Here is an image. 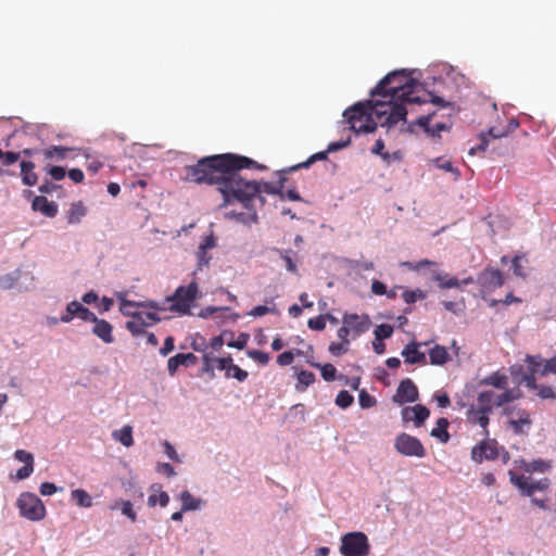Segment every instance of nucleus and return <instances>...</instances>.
I'll list each match as a JSON object with an SVG mask.
<instances>
[{
	"mask_svg": "<svg viewBox=\"0 0 556 556\" xmlns=\"http://www.w3.org/2000/svg\"><path fill=\"white\" fill-rule=\"evenodd\" d=\"M247 355L262 365H266L269 361V354L260 350L248 351Z\"/></svg>",
	"mask_w": 556,
	"mask_h": 556,
	"instance_id": "54",
	"label": "nucleus"
},
{
	"mask_svg": "<svg viewBox=\"0 0 556 556\" xmlns=\"http://www.w3.org/2000/svg\"><path fill=\"white\" fill-rule=\"evenodd\" d=\"M476 282L481 288L482 293H490L502 287L505 280L500 269L486 267L479 273Z\"/></svg>",
	"mask_w": 556,
	"mask_h": 556,
	"instance_id": "8",
	"label": "nucleus"
},
{
	"mask_svg": "<svg viewBox=\"0 0 556 556\" xmlns=\"http://www.w3.org/2000/svg\"><path fill=\"white\" fill-rule=\"evenodd\" d=\"M214 362L217 364V368L219 370H225L226 377L230 378L229 367L232 366V357L228 355L227 357L215 358Z\"/></svg>",
	"mask_w": 556,
	"mask_h": 556,
	"instance_id": "53",
	"label": "nucleus"
},
{
	"mask_svg": "<svg viewBox=\"0 0 556 556\" xmlns=\"http://www.w3.org/2000/svg\"><path fill=\"white\" fill-rule=\"evenodd\" d=\"M86 215V208L85 206L78 202L71 205V208L68 211V223L70 224H77L80 222V219Z\"/></svg>",
	"mask_w": 556,
	"mask_h": 556,
	"instance_id": "34",
	"label": "nucleus"
},
{
	"mask_svg": "<svg viewBox=\"0 0 556 556\" xmlns=\"http://www.w3.org/2000/svg\"><path fill=\"white\" fill-rule=\"evenodd\" d=\"M163 446H164V453L170 460L177 462V463L181 462L178 453L176 452V450L172 443H169L168 441H165L163 443Z\"/></svg>",
	"mask_w": 556,
	"mask_h": 556,
	"instance_id": "64",
	"label": "nucleus"
},
{
	"mask_svg": "<svg viewBox=\"0 0 556 556\" xmlns=\"http://www.w3.org/2000/svg\"><path fill=\"white\" fill-rule=\"evenodd\" d=\"M93 324L91 332L98 337L103 343L111 344L114 342L113 326L105 319H100L94 315L93 320H88Z\"/></svg>",
	"mask_w": 556,
	"mask_h": 556,
	"instance_id": "15",
	"label": "nucleus"
},
{
	"mask_svg": "<svg viewBox=\"0 0 556 556\" xmlns=\"http://www.w3.org/2000/svg\"><path fill=\"white\" fill-rule=\"evenodd\" d=\"M21 516L31 521H39L46 516L42 501L34 493H22L16 502Z\"/></svg>",
	"mask_w": 556,
	"mask_h": 556,
	"instance_id": "6",
	"label": "nucleus"
},
{
	"mask_svg": "<svg viewBox=\"0 0 556 556\" xmlns=\"http://www.w3.org/2000/svg\"><path fill=\"white\" fill-rule=\"evenodd\" d=\"M549 486V480L547 478L540 479L535 482L529 483V488L526 491V496H532L535 491H545Z\"/></svg>",
	"mask_w": 556,
	"mask_h": 556,
	"instance_id": "46",
	"label": "nucleus"
},
{
	"mask_svg": "<svg viewBox=\"0 0 556 556\" xmlns=\"http://www.w3.org/2000/svg\"><path fill=\"white\" fill-rule=\"evenodd\" d=\"M20 176L23 185L33 187L38 182V175L34 172L35 163L31 161L22 160L20 162Z\"/></svg>",
	"mask_w": 556,
	"mask_h": 556,
	"instance_id": "19",
	"label": "nucleus"
},
{
	"mask_svg": "<svg viewBox=\"0 0 556 556\" xmlns=\"http://www.w3.org/2000/svg\"><path fill=\"white\" fill-rule=\"evenodd\" d=\"M348 346L344 342H331L328 350L333 356H340L348 352Z\"/></svg>",
	"mask_w": 556,
	"mask_h": 556,
	"instance_id": "60",
	"label": "nucleus"
},
{
	"mask_svg": "<svg viewBox=\"0 0 556 556\" xmlns=\"http://www.w3.org/2000/svg\"><path fill=\"white\" fill-rule=\"evenodd\" d=\"M430 94V102L434 105H438L442 109H450L451 112H455V106L452 102L444 100L442 97L433 94L431 91H428Z\"/></svg>",
	"mask_w": 556,
	"mask_h": 556,
	"instance_id": "52",
	"label": "nucleus"
},
{
	"mask_svg": "<svg viewBox=\"0 0 556 556\" xmlns=\"http://www.w3.org/2000/svg\"><path fill=\"white\" fill-rule=\"evenodd\" d=\"M250 167L265 169L264 165L257 164L252 159L232 153L202 157L195 165L186 166L185 169L187 180L216 185L217 190L224 197V205L236 200L241 202L244 207L250 208V202L255 197H258L262 203L265 202L264 198L260 195L262 192L277 194L285 200L286 177H281L277 185L248 180L241 176L240 170Z\"/></svg>",
	"mask_w": 556,
	"mask_h": 556,
	"instance_id": "2",
	"label": "nucleus"
},
{
	"mask_svg": "<svg viewBox=\"0 0 556 556\" xmlns=\"http://www.w3.org/2000/svg\"><path fill=\"white\" fill-rule=\"evenodd\" d=\"M119 312L122 315L132 318L126 323L125 327L134 337L144 334L147 327H151L162 320L155 312L143 313L137 311H127V308L121 306Z\"/></svg>",
	"mask_w": 556,
	"mask_h": 556,
	"instance_id": "5",
	"label": "nucleus"
},
{
	"mask_svg": "<svg viewBox=\"0 0 556 556\" xmlns=\"http://www.w3.org/2000/svg\"><path fill=\"white\" fill-rule=\"evenodd\" d=\"M413 409H414L413 410V420L415 421V425L417 427H419L429 417L430 412L426 406H424L421 404H417V405L413 406Z\"/></svg>",
	"mask_w": 556,
	"mask_h": 556,
	"instance_id": "36",
	"label": "nucleus"
},
{
	"mask_svg": "<svg viewBox=\"0 0 556 556\" xmlns=\"http://www.w3.org/2000/svg\"><path fill=\"white\" fill-rule=\"evenodd\" d=\"M403 300L407 304H413L417 302L418 300H422L427 296V293L420 289L416 290H405L402 294Z\"/></svg>",
	"mask_w": 556,
	"mask_h": 556,
	"instance_id": "42",
	"label": "nucleus"
},
{
	"mask_svg": "<svg viewBox=\"0 0 556 556\" xmlns=\"http://www.w3.org/2000/svg\"><path fill=\"white\" fill-rule=\"evenodd\" d=\"M500 456V446L495 440H484L471 450L473 462L481 464L483 460H494Z\"/></svg>",
	"mask_w": 556,
	"mask_h": 556,
	"instance_id": "9",
	"label": "nucleus"
},
{
	"mask_svg": "<svg viewBox=\"0 0 556 556\" xmlns=\"http://www.w3.org/2000/svg\"><path fill=\"white\" fill-rule=\"evenodd\" d=\"M394 448L399 454L406 457L424 458L427 454L420 440L405 432L396 435Z\"/></svg>",
	"mask_w": 556,
	"mask_h": 556,
	"instance_id": "7",
	"label": "nucleus"
},
{
	"mask_svg": "<svg viewBox=\"0 0 556 556\" xmlns=\"http://www.w3.org/2000/svg\"><path fill=\"white\" fill-rule=\"evenodd\" d=\"M339 552L342 556H368L370 543L367 535L361 531H352L340 539Z\"/></svg>",
	"mask_w": 556,
	"mask_h": 556,
	"instance_id": "4",
	"label": "nucleus"
},
{
	"mask_svg": "<svg viewBox=\"0 0 556 556\" xmlns=\"http://www.w3.org/2000/svg\"><path fill=\"white\" fill-rule=\"evenodd\" d=\"M249 340L248 333H240L236 340H231L227 342L228 348L237 349V350H243L247 346Z\"/></svg>",
	"mask_w": 556,
	"mask_h": 556,
	"instance_id": "56",
	"label": "nucleus"
},
{
	"mask_svg": "<svg viewBox=\"0 0 556 556\" xmlns=\"http://www.w3.org/2000/svg\"><path fill=\"white\" fill-rule=\"evenodd\" d=\"M480 386H491L496 389H506L508 384V377L500 371L492 372L484 377L479 382Z\"/></svg>",
	"mask_w": 556,
	"mask_h": 556,
	"instance_id": "24",
	"label": "nucleus"
},
{
	"mask_svg": "<svg viewBox=\"0 0 556 556\" xmlns=\"http://www.w3.org/2000/svg\"><path fill=\"white\" fill-rule=\"evenodd\" d=\"M535 391L541 400H552L556 402V392L552 387L540 384Z\"/></svg>",
	"mask_w": 556,
	"mask_h": 556,
	"instance_id": "50",
	"label": "nucleus"
},
{
	"mask_svg": "<svg viewBox=\"0 0 556 556\" xmlns=\"http://www.w3.org/2000/svg\"><path fill=\"white\" fill-rule=\"evenodd\" d=\"M448 420L441 417L437 420V426L431 430L430 435L438 439L441 443H447L450 440V433L447 431Z\"/></svg>",
	"mask_w": 556,
	"mask_h": 556,
	"instance_id": "25",
	"label": "nucleus"
},
{
	"mask_svg": "<svg viewBox=\"0 0 556 556\" xmlns=\"http://www.w3.org/2000/svg\"><path fill=\"white\" fill-rule=\"evenodd\" d=\"M169 503V495L165 491H160V493L152 494L148 498V505L153 507L159 504L161 507H166Z\"/></svg>",
	"mask_w": 556,
	"mask_h": 556,
	"instance_id": "43",
	"label": "nucleus"
},
{
	"mask_svg": "<svg viewBox=\"0 0 556 556\" xmlns=\"http://www.w3.org/2000/svg\"><path fill=\"white\" fill-rule=\"evenodd\" d=\"M22 277V269L16 268L11 273L4 274L0 276V289L10 290L17 283L18 279Z\"/></svg>",
	"mask_w": 556,
	"mask_h": 556,
	"instance_id": "29",
	"label": "nucleus"
},
{
	"mask_svg": "<svg viewBox=\"0 0 556 556\" xmlns=\"http://www.w3.org/2000/svg\"><path fill=\"white\" fill-rule=\"evenodd\" d=\"M435 115V112H432V113H429L427 115H422L420 117L417 118V121L414 123V124H410L408 127H407V130L408 131H413V128L415 125H418L419 127H421L427 134L430 132V122L432 119V117Z\"/></svg>",
	"mask_w": 556,
	"mask_h": 556,
	"instance_id": "41",
	"label": "nucleus"
},
{
	"mask_svg": "<svg viewBox=\"0 0 556 556\" xmlns=\"http://www.w3.org/2000/svg\"><path fill=\"white\" fill-rule=\"evenodd\" d=\"M494 401L495 393L491 390L482 391L478 394V402L480 404L479 407H489L492 409V404H494Z\"/></svg>",
	"mask_w": 556,
	"mask_h": 556,
	"instance_id": "45",
	"label": "nucleus"
},
{
	"mask_svg": "<svg viewBox=\"0 0 556 556\" xmlns=\"http://www.w3.org/2000/svg\"><path fill=\"white\" fill-rule=\"evenodd\" d=\"M329 153L330 152H327V150L317 152V153L311 155L305 162H302V163L291 166L288 170L293 172V170H298L300 168H308L313 163H315L317 161L327 160Z\"/></svg>",
	"mask_w": 556,
	"mask_h": 556,
	"instance_id": "32",
	"label": "nucleus"
},
{
	"mask_svg": "<svg viewBox=\"0 0 556 556\" xmlns=\"http://www.w3.org/2000/svg\"><path fill=\"white\" fill-rule=\"evenodd\" d=\"M79 318L83 321L93 320L94 313L86 307L83 303L74 300L67 303L64 314L61 315V323L68 324L74 318Z\"/></svg>",
	"mask_w": 556,
	"mask_h": 556,
	"instance_id": "10",
	"label": "nucleus"
},
{
	"mask_svg": "<svg viewBox=\"0 0 556 556\" xmlns=\"http://www.w3.org/2000/svg\"><path fill=\"white\" fill-rule=\"evenodd\" d=\"M117 299L119 300V306L127 308V306H138L142 308H150L154 311H165V306L161 304L160 302L153 301V300H147V301H131L125 299V294L121 293L117 295Z\"/></svg>",
	"mask_w": 556,
	"mask_h": 556,
	"instance_id": "20",
	"label": "nucleus"
},
{
	"mask_svg": "<svg viewBox=\"0 0 556 556\" xmlns=\"http://www.w3.org/2000/svg\"><path fill=\"white\" fill-rule=\"evenodd\" d=\"M71 497L76 504L84 508L92 506V497L83 489H75L71 493Z\"/></svg>",
	"mask_w": 556,
	"mask_h": 556,
	"instance_id": "31",
	"label": "nucleus"
},
{
	"mask_svg": "<svg viewBox=\"0 0 556 556\" xmlns=\"http://www.w3.org/2000/svg\"><path fill=\"white\" fill-rule=\"evenodd\" d=\"M491 413V408L489 407H476L475 405H471L469 409L467 410V419L468 421L472 424L479 425L483 430L485 435L489 434V431L486 429L489 425V414Z\"/></svg>",
	"mask_w": 556,
	"mask_h": 556,
	"instance_id": "16",
	"label": "nucleus"
},
{
	"mask_svg": "<svg viewBox=\"0 0 556 556\" xmlns=\"http://www.w3.org/2000/svg\"><path fill=\"white\" fill-rule=\"evenodd\" d=\"M48 170V174L52 177V179L54 180H62L65 175H66V170L64 167L62 166H56V165H53V166H49L47 168Z\"/></svg>",
	"mask_w": 556,
	"mask_h": 556,
	"instance_id": "62",
	"label": "nucleus"
},
{
	"mask_svg": "<svg viewBox=\"0 0 556 556\" xmlns=\"http://www.w3.org/2000/svg\"><path fill=\"white\" fill-rule=\"evenodd\" d=\"M110 509L116 510L119 509L121 513L126 516L130 521L135 522L137 520V513L134 509V505L130 501L118 500L115 501Z\"/></svg>",
	"mask_w": 556,
	"mask_h": 556,
	"instance_id": "26",
	"label": "nucleus"
},
{
	"mask_svg": "<svg viewBox=\"0 0 556 556\" xmlns=\"http://www.w3.org/2000/svg\"><path fill=\"white\" fill-rule=\"evenodd\" d=\"M307 326L312 330L321 331L326 327V317L324 315H319L317 317L311 318L307 323Z\"/></svg>",
	"mask_w": 556,
	"mask_h": 556,
	"instance_id": "59",
	"label": "nucleus"
},
{
	"mask_svg": "<svg viewBox=\"0 0 556 556\" xmlns=\"http://www.w3.org/2000/svg\"><path fill=\"white\" fill-rule=\"evenodd\" d=\"M202 361H203V366L201 368V371L207 374L210 376V378L213 379L215 377L214 367H213L214 357L211 354L206 353L203 355Z\"/></svg>",
	"mask_w": 556,
	"mask_h": 556,
	"instance_id": "51",
	"label": "nucleus"
},
{
	"mask_svg": "<svg viewBox=\"0 0 556 556\" xmlns=\"http://www.w3.org/2000/svg\"><path fill=\"white\" fill-rule=\"evenodd\" d=\"M522 258L523 256L516 255L511 260V269L517 277L525 278L527 276V273L521 264Z\"/></svg>",
	"mask_w": 556,
	"mask_h": 556,
	"instance_id": "55",
	"label": "nucleus"
},
{
	"mask_svg": "<svg viewBox=\"0 0 556 556\" xmlns=\"http://www.w3.org/2000/svg\"><path fill=\"white\" fill-rule=\"evenodd\" d=\"M509 372H510V376L513 378V380L517 383V384H520L521 383V377L522 376H526L528 372L525 371L523 367L521 365H513L509 367Z\"/></svg>",
	"mask_w": 556,
	"mask_h": 556,
	"instance_id": "61",
	"label": "nucleus"
},
{
	"mask_svg": "<svg viewBox=\"0 0 556 556\" xmlns=\"http://www.w3.org/2000/svg\"><path fill=\"white\" fill-rule=\"evenodd\" d=\"M407 70L387 74L369 92L372 99L356 102L343 112L350 129L356 134L375 132L378 125L391 129L399 122H406L405 103L421 104L426 100L412 97L418 81Z\"/></svg>",
	"mask_w": 556,
	"mask_h": 556,
	"instance_id": "1",
	"label": "nucleus"
},
{
	"mask_svg": "<svg viewBox=\"0 0 556 556\" xmlns=\"http://www.w3.org/2000/svg\"><path fill=\"white\" fill-rule=\"evenodd\" d=\"M505 415L515 414L517 418H513L508 421V427L514 431L515 434L525 433V427L530 428L532 425V420L530 419V414L520 408V407H507L503 412Z\"/></svg>",
	"mask_w": 556,
	"mask_h": 556,
	"instance_id": "11",
	"label": "nucleus"
},
{
	"mask_svg": "<svg viewBox=\"0 0 556 556\" xmlns=\"http://www.w3.org/2000/svg\"><path fill=\"white\" fill-rule=\"evenodd\" d=\"M308 364L315 368L320 369V374L324 380L328 382L336 380L337 369L332 364L320 365L319 363H314L309 361Z\"/></svg>",
	"mask_w": 556,
	"mask_h": 556,
	"instance_id": "33",
	"label": "nucleus"
},
{
	"mask_svg": "<svg viewBox=\"0 0 556 556\" xmlns=\"http://www.w3.org/2000/svg\"><path fill=\"white\" fill-rule=\"evenodd\" d=\"M522 468L526 472H546L552 468V463L549 460L544 459H535L527 463L526 460H521Z\"/></svg>",
	"mask_w": 556,
	"mask_h": 556,
	"instance_id": "28",
	"label": "nucleus"
},
{
	"mask_svg": "<svg viewBox=\"0 0 556 556\" xmlns=\"http://www.w3.org/2000/svg\"><path fill=\"white\" fill-rule=\"evenodd\" d=\"M504 392L496 395L495 394V401L494 406L501 407L507 403H510L515 400H518L521 396V391L518 388L514 389H503Z\"/></svg>",
	"mask_w": 556,
	"mask_h": 556,
	"instance_id": "27",
	"label": "nucleus"
},
{
	"mask_svg": "<svg viewBox=\"0 0 556 556\" xmlns=\"http://www.w3.org/2000/svg\"><path fill=\"white\" fill-rule=\"evenodd\" d=\"M430 364L434 366H442L450 361V354L447 350L439 344H435L429 350Z\"/></svg>",
	"mask_w": 556,
	"mask_h": 556,
	"instance_id": "23",
	"label": "nucleus"
},
{
	"mask_svg": "<svg viewBox=\"0 0 556 556\" xmlns=\"http://www.w3.org/2000/svg\"><path fill=\"white\" fill-rule=\"evenodd\" d=\"M509 479H510V482L520 490L521 494L526 496V491L529 488V482H528L527 478L523 476H519L516 472H514L513 470H510Z\"/></svg>",
	"mask_w": 556,
	"mask_h": 556,
	"instance_id": "40",
	"label": "nucleus"
},
{
	"mask_svg": "<svg viewBox=\"0 0 556 556\" xmlns=\"http://www.w3.org/2000/svg\"><path fill=\"white\" fill-rule=\"evenodd\" d=\"M197 270H201L203 267H207L212 260V256L207 253V251L199 250L197 252Z\"/></svg>",
	"mask_w": 556,
	"mask_h": 556,
	"instance_id": "57",
	"label": "nucleus"
},
{
	"mask_svg": "<svg viewBox=\"0 0 556 556\" xmlns=\"http://www.w3.org/2000/svg\"><path fill=\"white\" fill-rule=\"evenodd\" d=\"M179 366H184V358H181V353H178L168 358L167 370L169 376H175Z\"/></svg>",
	"mask_w": 556,
	"mask_h": 556,
	"instance_id": "49",
	"label": "nucleus"
},
{
	"mask_svg": "<svg viewBox=\"0 0 556 556\" xmlns=\"http://www.w3.org/2000/svg\"><path fill=\"white\" fill-rule=\"evenodd\" d=\"M31 210L40 212L47 217L53 218L58 214V204L48 201L45 195H37L31 202Z\"/></svg>",
	"mask_w": 556,
	"mask_h": 556,
	"instance_id": "17",
	"label": "nucleus"
},
{
	"mask_svg": "<svg viewBox=\"0 0 556 556\" xmlns=\"http://www.w3.org/2000/svg\"><path fill=\"white\" fill-rule=\"evenodd\" d=\"M393 333V327L389 324H381L377 326V328L374 331L375 339L377 341H382L384 339H388Z\"/></svg>",
	"mask_w": 556,
	"mask_h": 556,
	"instance_id": "44",
	"label": "nucleus"
},
{
	"mask_svg": "<svg viewBox=\"0 0 556 556\" xmlns=\"http://www.w3.org/2000/svg\"><path fill=\"white\" fill-rule=\"evenodd\" d=\"M198 283L193 280L188 286L178 287L175 292L166 296L165 303H170L168 309L180 315H191L190 308L198 298Z\"/></svg>",
	"mask_w": 556,
	"mask_h": 556,
	"instance_id": "3",
	"label": "nucleus"
},
{
	"mask_svg": "<svg viewBox=\"0 0 556 556\" xmlns=\"http://www.w3.org/2000/svg\"><path fill=\"white\" fill-rule=\"evenodd\" d=\"M526 362L529 364V371L541 376V370L545 362L541 355H527Z\"/></svg>",
	"mask_w": 556,
	"mask_h": 556,
	"instance_id": "38",
	"label": "nucleus"
},
{
	"mask_svg": "<svg viewBox=\"0 0 556 556\" xmlns=\"http://www.w3.org/2000/svg\"><path fill=\"white\" fill-rule=\"evenodd\" d=\"M426 345H428V342L410 341L407 343L401 352L404 362L409 365H425L427 358L426 354L420 351V348Z\"/></svg>",
	"mask_w": 556,
	"mask_h": 556,
	"instance_id": "13",
	"label": "nucleus"
},
{
	"mask_svg": "<svg viewBox=\"0 0 556 556\" xmlns=\"http://www.w3.org/2000/svg\"><path fill=\"white\" fill-rule=\"evenodd\" d=\"M67 151V148L53 146L45 151V156L46 159L63 160Z\"/></svg>",
	"mask_w": 556,
	"mask_h": 556,
	"instance_id": "48",
	"label": "nucleus"
},
{
	"mask_svg": "<svg viewBox=\"0 0 556 556\" xmlns=\"http://www.w3.org/2000/svg\"><path fill=\"white\" fill-rule=\"evenodd\" d=\"M377 403L376 399L371 396L365 389L358 393V404L363 409L370 408Z\"/></svg>",
	"mask_w": 556,
	"mask_h": 556,
	"instance_id": "47",
	"label": "nucleus"
},
{
	"mask_svg": "<svg viewBox=\"0 0 556 556\" xmlns=\"http://www.w3.org/2000/svg\"><path fill=\"white\" fill-rule=\"evenodd\" d=\"M21 159V153L14 151H2L0 149V167L5 168L14 163H16Z\"/></svg>",
	"mask_w": 556,
	"mask_h": 556,
	"instance_id": "37",
	"label": "nucleus"
},
{
	"mask_svg": "<svg viewBox=\"0 0 556 556\" xmlns=\"http://www.w3.org/2000/svg\"><path fill=\"white\" fill-rule=\"evenodd\" d=\"M315 381V375L312 371L308 370H301L298 374V384L296 390L298 391H304L308 386L314 383Z\"/></svg>",
	"mask_w": 556,
	"mask_h": 556,
	"instance_id": "35",
	"label": "nucleus"
},
{
	"mask_svg": "<svg viewBox=\"0 0 556 556\" xmlns=\"http://www.w3.org/2000/svg\"><path fill=\"white\" fill-rule=\"evenodd\" d=\"M342 324L354 332L355 336H361L369 330L371 323L368 315H357L354 313H345L342 317Z\"/></svg>",
	"mask_w": 556,
	"mask_h": 556,
	"instance_id": "14",
	"label": "nucleus"
},
{
	"mask_svg": "<svg viewBox=\"0 0 556 556\" xmlns=\"http://www.w3.org/2000/svg\"><path fill=\"white\" fill-rule=\"evenodd\" d=\"M178 498L181 502L182 511H197L201 510L205 505V501L200 497H195L188 490L180 492Z\"/></svg>",
	"mask_w": 556,
	"mask_h": 556,
	"instance_id": "18",
	"label": "nucleus"
},
{
	"mask_svg": "<svg viewBox=\"0 0 556 556\" xmlns=\"http://www.w3.org/2000/svg\"><path fill=\"white\" fill-rule=\"evenodd\" d=\"M175 350V340L173 337H167L165 340H164V343H163V346L160 349L159 353L162 355V356H167L168 354H170L173 351Z\"/></svg>",
	"mask_w": 556,
	"mask_h": 556,
	"instance_id": "63",
	"label": "nucleus"
},
{
	"mask_svg": "<svg viewBox=\"0 0 556 556\" xmlns=\"http://www.w3.org/2000/svg\"><path fill=\"white\" fill-rule=\"evenodd\" d=\"M549 374L556 375V354L553 357L545 359L541 370L542 377H545Z\"/></svg>",
	"mask_w": 556,
	"mask_h": 556,
	"instance_id": "58",
	"label": "nucleus"
},
{
	"mask_svg": "<svg viewBox=\"0 0 556 556\" xmlns=\"http://www.w3.org/2000/svg\"><path fill=\"white\" fill-rule=\"evenodd\" d=\"M273 252L277 253L279 257L285 262L287 271L291 274H298V265L293 258L296 253L293 250L274 248Z\"/></svg>",
	"mask_w": 556,
	"mask_h": 556,
	"instance_id": "22",
	"label": "nucleus"
},
{
	"mask_svg": "<svg viewBox=\"0 0 556 556\" xmlns=\"http://www.w3.org/2000/svg\"><path fill=\"white\" fill-rule=\"evenodd\" d=\"M432 278L434 281L438 282L439 288L441 289H452V288H459V282L456 277L450 276L447 273L443 270H433L432 271Z\"/></svg>",
	"mask_w": 556,
	"mask_h": 556,
	"instance_id": "21",
	"label": "nucleus"
},
{
	"mask_svg": "<svg viewBox=\"0 0 556 556\" xmlns=\"http://www.w3.org/2000/svg\"><path fill=\"white\" fill-rule=\"evenodd\" d=\"M113 438L121 442L124 446L129 447L134 444L132 428L128 425L113 432Z\"/></svg>",
	"mask_w": 556,
	"mask_h": 556,
	"instance_id": "30",
	"label": "nucleus"
},
{
	"mask_svg": "<svg viewBox=\"0 0 556 556\" xmlns=\"http://www.w3.org/2000/svg\"><path fill=\"white\" fill-rule=\"evenodd\" d=\"M353 402H354L353 395L350 394L349 391H346V390H341L337 394L336 400H334L336 405L343 409H346L348 407H350L353 404Z\"/></svg>",
	"mask_w": 556,
	"mask_h": 556,
	"instance_id": "39",
	"label": "nucleus"
},
{
	"mask_svg": "<svg viewBox=\"0 0 556 556\" xmlns=\"http://www.w3.org/2000/svg\"><path fill=\"white\" fill-rule=\"evenodd\" d=\"M418 395L416 384L410 379L406 378L400 382L392 401L399 405L413 403L418 400Z\"/></svg>",
	"mask_w": 556,
	"mask_h": 556,
	"instance_id": "12",
	"label": "nucleus"
}]
</instances>
